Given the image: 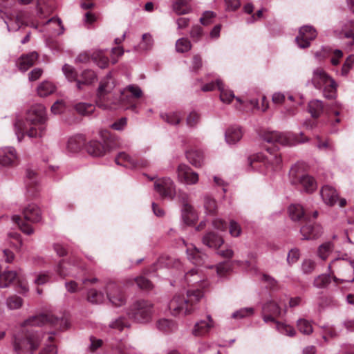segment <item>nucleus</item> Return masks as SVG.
<instances>
[{
  "instance_id": "nucleus-1",
  "label": "nucleus",
  "mask_w": 354,
  "mask_h": 354,
  "mask_svg": "<svg viewBox=\"0 0 354 354\" xmlns=\"http://www.w3.org/2000/svg\"><path fill=\"white\" fill-rule=\"evenodd\" d=\"M46 108L42 104L32 106L27 113L26 121L15 123L16 135L20 142L25 134L30 138L41 137L46 131Z\"/></svg>"
},
{
  "instance_id": "nucleus-2",
  "label": "nucleus",
  "mask_w": 354,
  "mask_h": 354,
  "mask_svg": "<svg viewBox=\"0 0 354 354\" xmlns=\"http://www.w3.org/2000/svg\"><path fill=\"white\" fill-rule=\"evenodd\" d=\"M203 296V294L200 290L188 291L187 298L176 295L169 303V308L174 316L188 315L193 310V304L198 301Z\"/></svg>"
},
{
  "instance_id": "nucleus-3",
  "label": "nucleus",
  "mask_w": 354,
  "mask_h": 354,
  "mask_svg": "<svg viewBox=\"0 0 354 354\" xmlns=\"http://www.w3.org/2000/svg\"><path fill=\"white\" fill-rule=\"evenodd\" d=\"M41 333H18L14 337L12 344L16 354H33L39 348L41 339Z\"/></svg>"
},
{
  "instance_id": "nucleus-4",
  "label": "nucleus",
  "mask_w": 354,
  "mask_h": 354,
  "mask_svg": "<svg viewBox=\"0 0 354 354\" xmlns=\"http://www.w3.org/2000/svg\"><path fill=\"white\" fill-rule=\"evenodd\" d=\"M115 86L111 73H109L100 84L97 89V104L103 109H116L119 108V101L115 99L113 101L109 99L108 95L114 89Z\"/></svg>"
},
{
  "instance_id": "nucleus-5",
  "label": "nucleus",
  "mask_w": 354,
  "mask_h": 354,
  "mask_svg": "<svg viewBox=\"0 0 354 354\" xmlns=\"http://www.w3.org/2000/svg\"><path fill=\"white\" fill-rule=\"evenodd\" d=\"M311 83L317 89H322L324 95L326 98H333L335 96L337 84L324 69L317 68L313 71V76L308 84Z\"/></svg>"
},
{
  "instance_id": "nucleus-6",
  "label": "nucleus",
  "mask_w": 354,
  "mask_h": 354,
  "mask_svg": "<svg viewBox=\"0 0 354 354\" xmlns=\"http://www.w3.org/2000/svg\"><path fill=\"white\" fill-rule=\"evenodd\" d=\"M281 162L280 154L276 151L269 149L265 153H259L254 156L250 160V165L253 169L264 172L263 167L267 169H273L277 167Z\"/></svg>"
},
{
  "instance_id": "nucleus-7",
  "label": "nucleus",
  "mask_w": 354,
  "mask_h": 354,
  "mask_svg": "<svg viewBox=\"0 0 354 354\" xmlns=\"http://www.w3.org/2000/svg\"><path fill=\"white\" fill-rule=\"evenodd\" d=\"M7 25L8 31H17L21 26H30L37 28L39 23L33 21L29 16V14L25 11H19L15 15H6L3 19Z\"/></svg>"
},
{
  "instance_id": "nucleus-8",
  "label": "nucleus",
  "mask_w": 354,
  "mask_h": 354,
  "mask_svg": "<svg viewBox=\"0 0 354 354\" xmlns=\"http://www.w3.org/2000/svg\"><path fill=\"white\" fill-rule=\"evenodd\" d=\"M153 305L147 301H136L131 308L130 315L139 322H147L151 318Z\"/></svg>"
},
{
  "instance_id": "nucleus-9",
  "label": "nucleus",
  "mask_w": 354,
  "mask_h": 354,
  "mask_svg": "<svg viewBox=\"0 0 354 354\" xmlns=\"http://www.w3.org/2000/svg\"><path fill=\"white\" fill-rule=\"evenodd\" d=\"M154 189L163 198L173 200L176 196V185L170 178L156 179Z\"/></svg>"
},
{
  "instance_id": "nucleus-10",
  "label": "nucleus",
  "mask_w": 354,
  "mask_h": 354,
  "mask_svg": "<svg viewBox=\"0 0 354 354\" xmlns=\"http://www.w3.org/2000/svg\"><path fill=\"white\" fill-rule=\"evenodd\" d=\"M286 311L285 305L275 301H270L263 306L262 317L266 323L274 322L275 318Z\"/></svg>"
},
{
  "instance_id": "nucleus-11",
  "label": "nucleus",
  "mask_w": 354,
  "mask_h": 354,
  "mask_svg": "<svg viewBox=\"0 0 354 354\" xmlns=\"http://www.w3.org/2000/svg\"><path fill=\"white\" fill-rule=\"evenodd\" d=\"M142 94V91L139 86L136 84L127 86L120 91V97L118 100L119 107L122 104H132L133 99H139Z\"/></svg>"
},
{
  "instance_id": "nucleus-12",
  "label": "nucleus",
  "mask_w": 354,
  "mask_h": 354,
  "mask_svg": "<svg viewBox=\"0 0 354 354\" xmlns=\"http://www.w3.org/2000/svg\"><path fill=\"white\" fill-rule=\"evenodd\" d=\"M263 140L270 143L279 144L283 146L290 145L294 143V140L290 133L268 132L263 135Z\"/></svg>"
},
{
  "instance_id": "nucleus-13",
  "label": "nucleus",
  "mask_w": 354,
  "mask_h": 354,
  "mask_svg": "<svg viewBox=\"0 0 354 354\" xmlns=\"http://www.w3.org/2000/svg\"><path fill=\"white\" fill-rule=\"evenodd\" d=\"M316 36L317 32L312 26H304L299 29L295 41L300 48H305L310 46V41L313 40Z\"/></svg>"
},
{
  "instance_id": "nucleus-14",
  "label": "nucleus",
  "mask_w": 354,
  "mask_h": 354,
  "mask_svg": "<svg viewBox=\"0 0 354 354\" xmlns=\"http://www.w3.org/2000/svg\"><path fill=\"white\" fill-rule=\"evenodd\" d=\"M178 180L187 185H196L199 180L198 174L192 171L191 168L185 164H180L177 169Z\"/></svg>"
},
{
  "instance_id": "nucleus-15",
  "label": "nucleus",
  "mask_w": 354,
  "mask_h": 354,
  "mask_svg": "<svg viewBox=\"0 0 354 354\" xmlns=\"http://www.w3.org/2000/svg\"><path fill=\"white\" fill-rule=\"evenodd\" d=\"M58 322L57 318L51 314H40L32 316L24 321V326H41L47 323L56 324Z\"/></svg>"
},
{
  "instance_id": "nucleus-16",
  "label": "nucleus",
  "mask_w": 354,
  "mask_h": 354,
  "mask_svg": "<svg viewBox=\"0 0 354 354\" xmlns=\"http://www.w3.org/2000/svg\"><path fill=\"white\" fill-rule=\"evenodd\" d=\"M115 163L118 165H122L127 168H138L145 167L147 166V162L146 160H141L137 162L133 158L131 157L129 154L125 152L119 153L115 158Z\"/></svg>"
},
{
  "instance_id": "nucleus-17",
  "label": "nucleus",
  "mask_w": 354,
  "mask_h": 354,
  "mask_svg": "<svg viewBox=\"0 0 354 354\" xmlns=\"http://www.w3.org/2000/svg\"><path fill=\"white\" fill-rule=\"evenodd\" d=\"M18 157L15 149L8 147L0 149V165L5 167L17 165Z\"/></svg>"
},
{
  "instance_id": "nucleus-18",
  "label": "nucleus",
  "mask_w": 354,
  "mask_h": 354,
  "mask_svg": "<svg viewBox=\"0 0 354 354\" xmlns=\"http://www.w3.org/2000/svg\"><path fill=\"white\" fill-rule=\"evenodd\" d=\"M107 298L115 306H121L126 302V298L120 288L115 284H111L107 291Z\"/></svg>"
},
{
  "instance_id": "nucleus-19",
  "label": "nucleus",
  "mask_w": 354,
  "mask_h": 354,
  "mask_svg": "<svg viewBox=\"0 0 354 354\" xmlns=\"http://www.w3.org/2000/svg\"><path fill=\"white\" fill-rule=\"evenodd\" d=\"M300 231L304 239H317L323 232L320 225L311 223H308L302 226Z\"/></svg>"
},
{
  "instance_id": "nucleus-20",
  "label": "nucleus",
  "mask_w": 354,
  "mask_h": 354,
  "mask_svg": "<svg viewBox=\"0 0 354 354\" xmlns=\"http://www.w3.org/2000/svg\"><path fill=\"white\" fill-rule=\"evenodd\" d=\"M186 252L188 260L193 264L199 266L205 265L206 255L202 253L194 245H190L188 246Z\"/></svg>"
},
{
  "instance_id": "nucleus-21",
  "label": "nucleus",
  "mask_w": 354,
  "mask_h": 354,
  "mask_svg": "<svg viewBox=\"0 0 354 354\" xmlns=\"http://www.w3.org/2000/svg\"><path fill=\"white\" fill-rule=\"evenodd\" d=\"M214 327V322L209 316L206 320H201L194 325L192 333L194 336L201 337L206 335Z\"/></svg>"
},
{
  "instance_id": "nucleus-22",
  "label": "nucleus",
  "mask_w": 354,
  "mask_h": 354,
  "mask_svg": "<svg viewBox=\"0 0 354 354\" xmlns=\"http://www.w3.org/2000/svg\"><path fill=\"white\" fill-rule=\"evenodd\" d=\"M24 218L32 223H37L41 221V215L39 207L35 204H30L23 211Z\"/></svg>"
},
{
  "instance_id": "nucleus-23",
  "label": "nucleus",
  "mask_w": 354,
  "mask_h": 354,
  "mask_svg": "<svg viewBox=\"0 0 354 354\" xmlns=\"http://www.w3.org/2000/svg\"><path fill=\"white\" fill-rule=\"evenodd\" d=\"M320 194L324 202L326 205H333L337 201L338 194L337 191L330 185L322 187Z\"/></svg>"
},
{
  "instance_id": "nucleus-24",
  "label": "nucleus",
  "mask_w": 354,
  "mask_h": 354,
  "mask_svg": "<svg viewBox=\"0 0 354 354\" xmlns=\"http://www.w3.org/2000/svg\"><path fill=\"white\" fill-rule=\"evenodd\" d=\"M243 136V131L238 126H232L225 131V141L229 145L237 143Z\"/></svg>"
},
{
  "instance_id": "nucleus-25",
  "label": "nucleus",
  "mask_w": 354,
  "mask_h": 354,
  "mask_svg": "<svg viewBox=\"0 0 354 354\" xmlns=\"http://www.w3.org/2000/svg\"><path fill=\"white\" fill-rule=\"evenodd\" d=\"M85 148L88 154L95 157L104 156L106 151V147L102 143L96 140H91L88 142Z\"/></svg>"
},
{
  "instance_id": "nucleus-26",
  "label": "nucleus",
  "mask_w": 354,
  "mask_h": 354,
  "mask_svg": "<svg viewBox=\"0 0 354 354\" xmlns=\"http://www.w3.org/2000/svg\"><path fill=\"white\" fill-rule=\"evenodd\" d=\"M203 241L205 245L217 250V253L219 254L218 249L221 245V236L218 232L214 233L210 232L207 233L204 236Z\"/></svg>"
},
{
  "instance_id": "nucleus-27",
  "label": "nucleus",
  "mask_w": 354,
  "mask_h": 354,
  "mask_svg": "<svg viewBox=\"0 0 354 354\" xmlns=\"http://www.w3.org/2000/svg\"><path fill=\"white\" fill-rule=\"evenodd\" d=\"M38 58L36 52H32L27 55H22L18 60L19 68L22 71H26L33 66Z\"/></svg>"
},
{
  "instance_id": "nucleus-28",
  "label": "nucleus",
  "mask_w": 354,
  "mask_h": 354,
  "mask_svg": "<svg viewBox=\"0 0 354 354\" xmlns=\"http://www.w3.org/2000/svg\"><path fill=\"white\" fill-rule=\"evenodd\" d=\"M81 77L82 80H77L76 87L78 90H83L84 86L92 84L97 80L95 73L91 70L84 71Z\"/></svg>"
},
{
  "instance_id": "nucleus-29",
  "label": "nucleus",
  "mask_w": 354,
  "mask_h": 354,
  "mask_svg": "<svg viewBox=\"0 0 354 354\" xmlns=\"http://www.w3.org/2000/svg\"><path fill=\"white\" fill-rule=\"evenodd\" d=\"M331 53H333V57L331 58L330 60L331 64L334 66H336L339 64V59L343 56V53L340 50L337 49L332 52L331 49L329 48H323L321 51L316 52L315 55L317 59H320L322 57H326Z\"/></svg>"
},
{
  "instance_id": "nucleus-30",
  "label": "nucleus",
  "mask_w": 354,
  "mask_h": 354,
  "mask_svg": "<svg viewBox=\"0 0 354 354\" xmlns=\"http://www.w3.org/2000/svg\"><path fill=\"white\" fill-rule=\"evenodd\" d=\"M85 145V138L82 135H77L70 138L67 142V149L72 152H78Z\"/></svg>"
},
{
  "instance_id": "nucleus-31",
  "label": "nucleus",
  "mask_w": 354,
  "mask_h": 354,
  "mask_svg": "<svg viewBox=\"0 0 354 354\" xmlns=\"http://www.w3.org/2000/svg\"><path fill=\"white\" fill-rule=\"evenodd\" d=\"M187 158L189 162L196 167H200L204 162V156L202 151L191 150L187 153Z\"/></svg>"
},
{
  "instance_id": "nucleus-32",
  "label": "nucleus",
  "mask_w": 354,
  "mask_h": 354,
  "mask_svg": "<svg viewBox=\"0 0 354 354\" xmlns=\"http://www.w3.org/2000/svg\"><path fill=\"white\" fill-rule=\"evenodd\" d=\"M288 213L290 218L294 221H298L305 218V211L303 207L299 204L290 205Z\"/></svg>"
},
{
  "instance_id": "nucleus-33",
  "label": "nucleus",
  "mask_w": 354,
  "mask_h": 354,
  "mask_svg": "<svg viewBox=\"0 0 354 354\" xmlns=\"http://www.w3.org/2000/svg\"><path fill=\"white\" fill-rule=\"evenodd\" d=\"M335 283L339 284L342 282H353L354 281V263L349 261V266L346 271L343 274V277L339 279L335 276L333 277Z\"/></svg>"
},
{
  "instance_id": "nucleus-34",
  "label": "nucleus",
  "mask_w": 354,
  "mask_h": 354,
  "mask_svg": "<svg viewBox=\"0 0 354 354\" xmlns=\"http://www.w3.org/2000/svg\"><path fill=\"white\" fill-rule=\"evenodd\" d=\"M299 183L306 192H313L317 188L315 179L308 175H304L299 178Z\"/></svg>"
},
{
  "instance_id": "nucleus-35",
  "label": "nucleus",
  "mask_w": 354,
  "mask_h": 354,
  "mask_svg": "<svg viewBox=\"0 0 354 354\" xmlns=\"http://www.w3.org/2000/svg\"><path fill=\"white\" fill-rule=\"evenodd\" d=\"M86 299L91 304H98L104 301V295L102 292L92 288L88 291Z\"/></svg>"
},
{
  "instance_id": "nucleus-36",
  "label": "nucleus",
  "mask_w": 354,
  "mask_h": 354,
  "mask_svg": "<svg viewBox=\"0 0 354 354\" xmlns=\"http://www.w3.org/2000/svg\"><path fill=\"white\" fill-rule=\"evenodd\" d=\"M191 0H177L173 4V10L177 15H185L191 10L189 2Z\"/></svg>"
},
{
  "instance_id": "nucleus-37",
  "label": "nucleus",
  "mask_w": 354,
  "mask_h": 354,
  "mask_svg": "<svg viewBox=\"0 0 354 354\" xmlns=\"http://www.w3.org/2000/svg\"><path fill=\"white\" fill-rule=\"evenodd\" d=\"M323 109L324 106L320 100H313L308 103V111L313 118H318L322 113Z\"/></svg>"
},
{
  "instance_id": "nucleus-38",
  "label": "nucleus",
  "mask_w": 354,
  "mask_h": 354,
  "mask_svg": "<svg viewBox=\"0 0 354 354\" xmlns=\"http://www.w3.org/2000/svg\"><path fill=\"white\" fill-rule=\"evenodd\" d=\"M93 61L101 68H104L108 66L109 59L104 55V51L96 50L93 52L91 57Z\"/></svg>"
},
{
  "instance_id": "nucleus-39",
  "label": "nucleus",
  "mask_w": 354,
  "mask_h": 354,
  "mask_svg": "<svg viewBox=\"0 0 354 354\" xmlns=\"http://www.w3.org/2000/svg\"><path fill=\"white\" fill-rule=\"evenodd\" d=\"M182 215L187 223H190L196 218L193 207L189 203H184L182 208Z\"/></svg>"
},
{
  "instance_id": "nucleus-40",
  "label": "nucleus",
  "mask_w": 354,
  "mask_h": 354,
  "mask_svg": "<svg viewBox=\"0 0 354 354\" xmlns=\"http://www.w3.org/2000/svg\"><path fill=\"white\" fill-rule=\"evenodd\" d=\"M55 90V86L50 82L44 81L37 87V93L41 97H46L53 93Z\"/></svg>"
},
{
  "instance_id": "nucleus-41",
  "label": "nucleus",
  "mask_w": 354,
  "mask_h": 354,
  "mask_svg": "<svg viewBox=\"0 0 354 354\" xmlns=\"http://www.w3.org/2000/svg\"><path fill=\"white\" fill-rule=\"evenodd\" d=\"M17 274L14 271H6L0 274V288L8 286L15 279Z\"/></svg>"
},
{
  "instance_id": "nucleus-42",
  "label": "nucleus",
  "mask_w": 354,
  "mask_h": 354,
  "mask_svg": "<svg viewBox=\"0 0 354 354\" xmlns=\"http://www.w3.org/2000/svg\"><path fill=\"white\" fill-rule=\"evenodd\" d=\"M274 323L276 325V329L280 333L286 335L289 337H293L295 335L296 331L292 326L277 321H275Z\"/></svg>"
},
{
  "instance_id": "nucleus-43",
  "label": "nucleus",
  "mask_w": 354,
  "mask_h": 354,
  "mask_svg": "<svg viewBox=\"0 0 354 354\" xmlns=\"http://www.w3.org/2000/svg\"><path fill=\"white\" fill-rule=\"evenodd\" d=\"M161 118L170 124H178L181 120L180 115L178 112H169L162 113L160 115Z\"/></svg>"
},
{
  "instance_id": "nucleus-44",
  "label": "nucleus",
  "mask_w": 354,
  "mask_h": 354,
  "mask_svg": "<svg viewBox=\"0 0 354 354\" xmlns=\"http://www.w3.org/2000/svg\"><path fill=\"white\" fill-rule=\"evenodd\" d=\"M6 304L8 309L17 310L22 306L23 299L19 296L12 295L6 299Z\"/></svg>"
},
{
  "instance_id": "nucleus-45",
  "label": "nucleus",
  "mask_w": 354,
  "mask_h": 354,
  "mask_svg": "<svg viewBox=\"0 0 354 354\" xmlns=\"http://www.w3.org/2000/svg\"><path fill=\"white\" fill-rule=\"evenodd\" d=\"M153 44V40L151 35L145 33L142 35V41L138 45V49L141 50H147L151 48Z\"/></svg>"
},
{
  "instance_id": "nucleus-46",
  "label": "nucleus",
  "mask_w": 354,
  "mask_h": 354,
  "mask_svg": "<svg viewBox=\"0 0 354 354\" xmlns=\"http://www.w3.org/2000/svg\"><path fill=\"white\" fill-rule=\"evenodd\" d=\"M157 328L160 330L168 332L174 330L176 326L171 320L167 319H160L157 322Z\"/></svg>"
},
{
  "instance_id": "nucleus-47",
  "label": "nucleus",
  "mask_w": 354,
  "mask_h": 354,
  "mask_svg": "<svg viewBox=\"0 0 354 354\" xmlns=\"http://www.w3.org/2000/svg\"><path fill=\"white\" fill-rule=\"evenodd\" d=\"M297 326L299 332L304 335H310L313 332L311 324L305 319H299Z\"/></svg>"
},
{
  "instance_id": "nucleus-48",
  "label": "nucleus",
  "mask_w": 354,
  "mask_h": 354,
  "mask_svg": "<svg viewBox=\"0 0 354 354\" xmlns=\"http://www.w3.org/2000/svg\"><path fill=\"white\" fill-rule=\"evenodd\" d=\"M333 248V245L330 243H326L319 246L318 250V255L319 257L323 259L326 260L329 256L330 253L332 252Z\"/></svg>"
},
{
  "instance_id": "nucleus-49",
  "label": "nucleus",
  "mask_w": 354,
  "mask_h": 354,
  "mask_svg": "<svg viewBox=\"0 0 354 354\" xmlns=\"http://www.w3.org/2000/svg\"><path fill=\"white\" fill-rule=\"evenodd\" d=\"M330 282V274H321L314 280V286L318 288H323L328 286Z\"/></svg>"
},
{
  "instance_id": "nucleus-50",
  "label": "nucleus",
  "mask_w": 354,
  "mask_h": 354,
  "mask_svg": "<svg viewBox=\"0 0 354 354\" xmlns=\"http://www.w3.org/2000/svg\"><path fill=\"white\" fill-rule=\"evenodd\" d=\"M192 48L190 41L185 38H180L176 41V48L179 53H185L189 51Z\"/></svg>"
},
{
  "instance_id": "nucleus-51",
  "label": "nucleus",
  "mask_w": 354,
  "mask_h": 354,
  "mask_svg": "<svg viewBox=\"0 0 354 354\" xmlns=\"http://www.w3.org/2000/svg\"><path fill=\"white\" fill-rule=\"evenodd\" d=\"M62 71L69 82L75 81L77 82V80H78L77 79V73L73 66L66 64L63 66Z\"/></svg>"
},
{
  "instance_id": "nucleus-52",
  "label": "nucleus",
  "mask_w": 354,
  "mask_h": 354,
  "mask_svg": "<svg viewBox=\"0 0 354 354\" xmlns=\"http://www.w3.org/2000/svg\"><path fill=\"white\" fill-rule=\"evenodd\" d=\"M44 0H38L37 6V17L39 19H44L51 12V9L44 6Z\"/></svg>"
},
{
  "instance_id": "nucleus-53",
  "label": "nucleus",
  "mask_w": 354,
  "mask_h": 354,
  "mask_svg": "<svg viewBox=\"0 0 354 354\" xmlns=\"http://www.w3.org/2000/svg\"><path fill=\"white\" fill-rule=\"evenodd\" d=\"M12 220L15 222V223H17L20 228V230L25 234H31L33 233V230L32 228L31 227L30 225H29L28 224H26V223H24V222H22L21 221V218L19 217V216L18 215H14L12 216Z\"/></svg>"
},
{
  "instance_id": "nucleus-54",
  "label": "nucleus",
  "mask_w": 354,
  "mask_h": 354,
  "mask_svg": "<svg viewBox=\"0 0 354 354\" xmlns=\"http://www.w3.org/2000/svg\"><path fill=\"white\" fill-rule=\"evenodd\" d=\"M204 206L207 212L210 214H214L218 208L216 201L210 196H205Z\"/></svg>"
},
{
  "instance_id": "nucleus-55",
  "label": "nucleus",
  "mask_w": 354,
  "mask_h": 354,
  "mask_svg": "<svg viewBox=\"0 0 354 354\" xmlns=\"http://www.w3.org/2000/svg\"><path fill=\"white\" fill-rule=\"evenodd\" d=\"M254 313V308L251 307L241 308L232 314V317L235 319H242L250 317Z\"/></svg>"
},
{
  "instance_id": "nucleus-56",
  "label": "nucleus",
  "mask_w": 354,
  "mask_h": 354,
  "mask_svg": "<svg viewBox=\"0 0 354 354\" xmlns=\"http://www.w3.org/2000/svg\"><path fill=\"white\" fill-rule=\"evenodd\" d=\"M75 109L82 115H89L93 111L94 106L91 104L78 103L75 105Z\"/></svg>"
},
{
  "instance_id": "nucleus-57",
  "label": "nucleus",
  "mask_w": 354,
  "mask_h": 354,
  "mask_svg": "<svg viewBox=\"0 0 354 354\" xmlns=\"http://www.w3.org/2000/svg\"><path fill=\"white\" fill-rule=\"evenodd\" d=\"M68 266H71V263L60 262L57 270L58 274L63 277L68 275L73 276V273L71 270H68Z\"/></svg>"
},
{
  "instance_id": "nucleus-58",
  "label": "nucleus",
  "mask_w": 354,
  "mask_h": 354,
  "mask_svg": "<svg viewBox=\"0 0 354 354\" xmlns=\"http://www.w3.org/2000/svg\"><path fill=\"white\" fill-rule=\"evenodd\" d=\"M216 14L212 11H205L203 17H201L200 21L203 25H209L213 22V19L215 18Z\"/></svg>"
},
{
  "instance_id": "nucleus-59",
  "label": "nucleus",
  "mask_w": 354,
  "mask_h": 354,
  "mask_svg": "<svg viewBox=\"0 0 354 354\" xmlns=\"http://www.w3.org/2000/svg\"><path fill=\"white\" fill-rule=\"evenodd\" d=\"M135 280L138 286L142 289L150 290L152 288L151 281L144 277H137Z\"/></svg>"
},
{
  "instance_id": "nucleus-60",
  "label": "nucleus",
  "mask_w": 354,
  "mask_h": 354,
  "mask_svg": "<svg viewBox=\"0 0 354 354\" xmlns=\"http://www.w3.org/2000/svg\"><path fill=\"white\" fill-rule=\"evenodd\" d=\"M353 63H354V55H351L346 58V59L342 66V74L343 75H346L348 74L350 69L352 68Z\"/></svg>"
},
{
  "instance_id": "nucleus-61",
  "label": "nucleus",
  "mask_w": 354,
  "mask_h": 354,
  "mask_svg": "<svg viewBox=\"0 0 354 354\" xmlns=\"http://www.w3.org/2000/svg\"><path fill=\"white\" fill-rule=\"evenodd\" d=\"M203 66L202 58L200 55H196L193 57L190 69L192 71L198 72Z\"/></svg>"
},
{
  "instance_id": "nucleus-62",
  "label": "nucleus",
  "mask_w": 354,
  "mask_h": 354,
  "mask_svg": "<svg viewBox=\"0 0 354 354\" xmlns=\"http://www.w3.org/2000/svg\"><path fill=\"white\" fill-rule=\"evenodd\" d=\"M229 232L232 236L237 237L241 233V227L239 223L234 221H231L229 226Z\"/></svg>"
},
{
  "instance_id": "nucleus-63",
  "label": "nucleus",
  "mask_w": 354,
  "mask_h": 354,
  "mask_svg": "<svg viewBox=\"0 0 354 354\" xmlns=\"http://www.w3.org/2000/svg\"><path fill=\"white\" fill-rule=\"evenodd\" d=\"M300 256L299 251L298 249L294 248L289 251L287 256V262L291 265L297 261Z\"/></svg>"
},
{
  "instance_id": "nucleus-64",
  "label": "nucleus",
  "mask_w": 354,
  "mask_h": 354,
  "mask_svg": "<svg viewBox=\"0 0 354 354\" xmlns=\"http://www.w3.org/2000/svg\"><path fill=\"white\" fill-rule=\"evenodd\" d=\"M50 276L48 272H41L36 276L34 283L36 285H44L50 280Z\"/></svg>"
}]
</instances>
